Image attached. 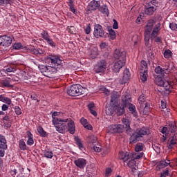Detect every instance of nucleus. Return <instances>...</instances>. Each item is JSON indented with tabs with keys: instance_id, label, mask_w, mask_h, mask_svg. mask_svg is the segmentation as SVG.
I'll return each instance as SVG.
<instances>
[{
	"instance_id": "nucleus-55",
	"label": "nucleus",
	"mask_w": 177,
	"mask_h": 177,
	"mask_svg": "<svg viewBox=\"0 0 177 177\" xmlns=\"http://www.w3.org/2000/svg\"><path fill=\"white\" fill-rule=\"evenodd\" d=\"M67 31L70 34H74V32H75V28L74 26H68Z\"/></svg>"
},
{
	"instance_id": "nucleus-31",
	"label": "nucleus",
	"mask_w": 177,
	"mask_h": 177,
	"mask_svg": "<svg viewBox=\"0 0 177 177\" xmlns=\"http://www.w3.org/2000/svg\"><path fill=\"white\" fill-rule=\"evenodd\" d=\"M129 110L133 114V117H138V111H136V106L132 104H129Z\"/></svg>"
},
{
	"instance_id": "nucleus-20",
	"label": "nucleus",
	"mask_w": 177,
	"mask_h": 177,
	"mask_svg": "<svg viewBox=\"0 0 177 177\" xmlns=\"http://www.w3.org/2000/svg\"><path fill=\"white\" fill-rule=\"evenodd\" d=\"M74 164L80 169H84L86 167V159L85 158H78L74 161Z\"/></svg>"
},
{
	"instance_id": "nucleus-17",
	"label": "nucleus",
	"mask_w": 177,
	"mask_h": 177,
	"mask_svg": "<svg viewBox=\"0 0 177 177\" xmlns=\"http://www.w3.org/2000/svg\"><path fill=\"white\" fill-rule=\"evenodd\" d=\"M125 66V62L124 61H117L115 62L112 68V70L114 73H120V70L122 68Z\"/></svg>"
},
{
	"instance_id": "nucleus-11",
	"label": "nucleus",
	"mask_w": 177,
	"mask_h": 177,
	"mask_svg": "<svg viewBox=\"0 0 177 177\" xmlns=\"http://www.w3.org/2000/svg\"><path fill=\"white\" fill-rule=\"evenodd\" d=\"M17 70L16 65H8L0 71V73L3 77H6V75H9V73H16Z\"/></svg>"
},
{
	"instance_id": "nucleus-62",
	"label": "nucleus",
	"mask_w": 177,
	"mask_h": 177,
	"mask_svg": "<svg viewBox=\"0 0 177 177\" xmlns=\"http://www.w3.org/2000/svg\"><path fill=\"white\" fill-rule=\"evenodd\" d=\"M113 28L114 30H118V22H117V20L113 19Z\"/></svg>"
},
{
	"instance_id": "nucleus-7",
	"label": "nucleus",
	"mask_w": 177,
	"mask_h": 177,
	"mask_svg": "<svg viewBox=\"0 0 177 177\" xmlns=\"http://www.w3.org/2000/svg\"><path fill=\"white\" fill-rule=\"evenodd\" d=\"M46 62L49 66L61 68L63 61L59 56L50 55L47 57Z\"/></svg>"
},
{
	"instance_id": "nucleus-30",
	"label": "nucleus",
	"mask_w": 177,
	"mask_h": 177,
	"mask_svg": "<svg viewBox=\"0 0 177 177\" xmlns=\"http://www.w3.org/2000/svg\"><path fill=\"white\" fill-rule=\"evenodd\" d=\"M140 72L148 71L149 68H147V62H146V61L142 60L140 62Z\"/></svg>"
},
{
	"instance_id": "nucleus-9",
	"label": "nucleus",
	"mask_w": 177,
	"mask_h": 177,
	"mask_svg": "<svg viewBox=\"0 0 177 177\" xmlns=\"http://www.w3.org/2000/svg\"><path fill=\"white\" fill-rule=\"evenodd\" d=\"M6 150H8V141L5 136L0 134V157H5Z\"/></svg>"
},
{
	"instance_id": "nucleus-50",
	"label": "nucleus",
	"mask_w": 177,
	"mask_h": 177,
	"mask_svg": "<svg viewBox=\"0 0 177 177\" xmlns=\"http://www.w3.org/2000/svg\"><path fill=\"white\" fill-rule=\"evenodd\" d=\"M138 102L141 104H143L146 102V95L145 94H142L140 95L138 98Z\"/></svg>"
},
{
	"instance_id": "nucleus-29",
	"label": "nucleus",
	"mask_w": 177,
	"mask_h": 177,
	"mask_svg": "<svg viewBox=\"0 0 177 177\" xmlns=\"http://www.w3.org/2000/svg\"><path fill=\"white\" fill-rule=\"evenodd\" d=\"M68 6H69V10L72 12L74 15H77L78 12L74 8V1L73 0H68Z\"/></svg>"
},
{
	"instance_id": "nucleus-40",
	"label": "nucleus",
	"mask_w": 177,
	"mask_h": 177,
	"mask_svg": "<svg viewBox=\"0 0 177 177\" xmlns=\"http://www.w3.org/2000/svg\"><path fill=\"white\" fill-rule=\"evenodd\" d=\"M169 127V132H171V133L176 132V124L175 123H170Z\"/></svg>"
},
{
	"instance_id": "nucleus-22",
	"label": "nucleus",
	"mask_w": 177,
	"mask_h": 177,
	"mask_svg": "<svg viewBox=\"0 0 177 177\" xmlns=\"http://www.w3.org/2000/svg\"><path fill=\"white\" fill-rule=\"evenodd\" d=\"M131 79V72L129 69L126 68L123 72V77L122 78V84H127L128 81Z\"/></svg>"
},
{
	"instance_id": "nucleus-37",
	"label": "nucleus",
	"mask_w": 177,
	"mask_h": 177,
	"mask_svg": "<svg viewBox=\"0 0 177 177\" xmlns=\"http://www.w3.org/2000/svg\"><path fill=\"white\" fill-rule=\"evenodd\" d=\"M31 53L37 56H39V55H44V50H41L40 48H33L32 49Z\"/></svg>"
},
{
	"instance_id": "nucleus-10",
	"label": "nucleus",
	"mask_w": 177,
	"mask_h": 177,
	"mask_svg": "<svg viewBox=\"0 0 177 177\" xmlns=\"http://www.w3.org/2000/svg\"><path fill=\"white\" fill-rule=\"evenodd\" d=\"M106 68H107V62L104 59H102L94 66V71L99 74V73H104Z\"/></svg>"
},
{
	"instance_id": "nucleus-16",
	"label": "nucleus",
	"mask_w": 177,
	"mask_h": 177,
	"mask_svg": "<svg viewBox=\"0 0 177 177\" xmlns=\"http://www.w3.org/2000/svg\"><path fill=\"white\" fill-rule=\"evenodd\" d=\"M12 80L10 77H6L0 82L1 88H13V84H12Z\"/></svg>"
},
{
	"instance_id": "nucleus-28",
	"label": "nucleus",
	"mask_w": 177,
	"mask_h": 177,
	"mask_svg": "<svg viewBox=\"0 0 177 177\" xmlns=\"http://www.w3.org/2000/svg\"><path fill=\"white\" fill-rule=\"evenodd\" d=\"M87 107L90 111V113L94 115V117H97V113L95 111V103L93 102H91L90 104H88L87 105Z\"/></svg>"
},
{
	"instance_id": "nucleus-63",
	"label": "nucleus",
	"mask_w": 177,
	"mask_h": 177,
	"mask_svg": "<svg viewBox=\"0 0 177 177\" xmlns=\"http://www.w3.org/2000/svg\"><path fill=\"white\" fill-rule=\"evenodd\" d=\"M100 47L102 49H106V48L109 47V44H107L106 42H102L100 44Z\"/></svg>"
},
{
	"instance_id": "nucleus-56",
	"label": "nucleus",
	"mask_w": 177,
	"mask_h": 177,
	"mask_svg": "<svg viewBox=\"0 0 177 177\" xmlns=\"http://www.w3.org/2000/svg\"><path fill=\"white\" fill-rule=\"evenodd\" d=\"M15 111L17 115H21V109L19 106H15Z\"/></svg>"
},
{
	"instance_id": "nucleus-48",
	"label": "nucleus",
	"mask_w": 177,
	"mask_h": 177,
	"mask_svg": "<svg viewBox=\"0 0 177 177\" xmlns=\"http://www.w3.org/2000/svg\"><path fill=\"white\" fill-rule=\"evenodd\" d=\"M171 56H172V51H171V50H166L164 52V57H165V59H169Z\"/></svg>"
},
{
	"instance_id": "nucleus-19",
	"label": "nucleus",
	"mask_w": 177,
	"mask_h": 177,
	"mask_svg": "<svg viewBox=\"0 0 177 177\" xmlns=\"http://www.w3.org/2000/svg\"><path fill=\"white\" fill-rule=\"evenodd\" d=\"M156 10H157V8L154 6H151L147 3L145 6V14L147 16H152Z\"/></svg>"
},
{
	"instance_id": "nucleus-26",
	"label": "nucleus",
	"mask_w": 177,
	"mask_h": 177,
	"mask_svg": "<svg viewBox=\"0 0 177 177\" xmlns=\"http://www.w3.org/2000/svg\"><path fill=\"white\" fill-rule=\"evenodd\" d=\"M59 70H60V68H59L58 66L57 67V66H53L52 65H48L47 74H48L49 75L52 74H56V73H57Z\"/></svg>"
},
{
	"instance_id": "nucleus-58",
	"label": "nucleus",
	"mask_w": 177,
	"mask_h": 177,
	"mask_svg": "<svg viewBox=\"0 0 177 177\" xmlns=\"http://www.w3.org/2000/svg\"><path fill=\"white\" fill-rule=\"evenodd\" d=\"M3 122V127L6 128V129H9L10 127H12V123L10 122Z\"/></svg>"
},
{
	"instance_id": "nucleus-24",
	"label": "nucleus",
	"mask_w": 177,
	"mask_h": 177,
	"mask_svg": "<svg viewBox=\"0 0 177 177\" xmlns=\"http://www.w3.org/2000/svg\"><path fill=\"white\" fill-rule=\"evenodd\" d=\"M142 138L135 131V132L130 136L129 142L130 143H138Z\"/></svg>"
},
{
	"instance_id": "nucleus-36",
	"label": "nucleus",
	"mask_w": 177,
	"mask_h": 177,
	"mask_svg": "<svg viewBox=\"0 0 177 177\" xmlns=\"http://www.w3.org/2000/svg\"><path fill=\"white\" fill-rule=\"evenodd\" d=\"M1 110L0 111V115H5V112L7 111V110H9V105L8 104H3L1 106Z\"/></svg>"
},
{
	"instance_id": "nucleus-59",
	"label": "nucleus",
	"mask_w": 177,
	"mask_h": 177,
	"mask_svg": "<svg viewBox=\"0 0 177 177\" xmlns=\"http://www.w3.org/2000/svg\"><path fill=\"white\" fill-rule=\"evenodd\" d=\"M161 133H162L163 135H168V128L167 127H163L162 129H161V131H160Z\"/></svg>"
},
{
	"instance_id": "nucleus-27",
	"label": "nucleus",
	"mask_w": 177,
	"mask_h": 177,
	"mask_svg": "<svg viewBox=\"0 0 177 177\" xmlns=\"http://www.w3.org/2000/svg\"><path fill=\"white\" fill-rule=\"evenodd\" d=\"M26 136L28 138V140L26 142L28 146H32V145H34V136L30 131H27Z\"/></svg>"
},
{
	"instance_id": "nucleus-2",
	"label": "nucleus",
	"mask_w": 177,
	"mask_h": 177,
	"mask_svg": "<svg viewBox=\"0 0 177 177\" xmlns=\"http://www.w3.org/2000/svg\"><path fill=\"white\" fill-rule=\"evenodd\" d=\"M156 24V21L153 19H149L145 26L144 37L146 46H149L150 44V39H153L156 44H162V38L161 37H157L161 31V24L158 23L155 25L153 29V26Z\"/></svg>"
},
{
	"instance_id": "nucleus-13",
	"label": "nucleus",
	"mask_w": 177,
	"mask_h": 177,
	"mask_svg": "<svg viewBox=\"0 0 177 177\" xmlns=\"http://www.w3.org/2000/svg\"><path fill=\"white\" fill-rule=\"evenodd\" d=\"M104 34L103 27L100 24H95L94 26L93 35L95 38H103V37H105Z\"/></svg>"
},
{
	"instance_id": "nucleus-52",
	"label": "nucleus",
	"mask_w": 177,
	"mask_h": 177,
	"mask_svg": "<svg viewBox=\"0 0 177 177\" xmlns=\"http://www.w3.org/2000/svg\"><path fill=\"white\" fill-rule=\"evenodd\" d=\"M90 140L88 141L89 143H96L97 142V137L95 136H91L89 137Z\"/></svg>"
},
{
	"instance_id": "nucleus-14",
	"label": "nucleus",
	"mask_w": 177,
	"mask_h": 177,
	"mask_svg": "<svg viewBox=\"0 0 177 177\" xmlns=\"http://www.w3.org/2000/svg\"><path fill=\"white\" fill-rule=\"evenodd\" d=\"M113 57L118 62H125L127 57V53L124 50L116 49L113 54Z\"/></svg>"
},
{
	"instance_id": "nucleus-18",
	"label": "nucleus",
	"mask_w": 177,
	"mask_h": 177,
	"mask_svg": "<svg viewBox=\"0 0 177 177\" xmlns=\"http://www.w3.org/2000/svg\"><path fill=\"white\" fill-rule=\"evenodd\" d=\"M100 7V1H91L88 5V10L92 12L93 10H96V9Z\"/></svg>"
},
{
	"instance_id": "nucleus-53",
	"label": "nucleus",
	"mask_w": 177,
	"mask_h": 177,
	"mask_svg": "<svg viewBox=\"0 0 177 177\" xmlns=\"http://www.w3.org/2000/svg\"><path fill=\"white\" fill-rule=\"evenodd\" d=\"M150 111V105L147 103H145V106L144 108V114H147Z\"/></svg>"
},
{
	"instance_id": "nucleus-51",
	"label": "nucleus",
	"mask_w": 177,
	"mask_h": 177,
	"mask_svg": "<svg viewBox=\"0 0 177 177\" xmlns=\"http://www.w3.org/2000/svg\"><path fill=\"white\" fill-rule=\"evenodd\" d=\"M147 4L150 5L151 6H153L154 8H156V9H157V6L158 5V1L157 0H151Z\"/></svg>"
},
{
	"instance_id": "nucleus-35",
	"label": "nucleus",
	"mask_w": 177,
	"mask_h": 177,
	"mask_svg": "<svg viewBox=\"0 0 177 177\" xmlns=\"http://www.w3.org/2000/svg\"><path fill=\"white\" fill-rule=\"evenodd\" d=\"M19 147L20 150H27V145L26 144V142H24V140L21 139L19 142Z\"/></svg>"
},
{
	"instance_id": "nucleus-4",
	"label": "nucleus",
	"mask_w": 177,
	"mask_h": 177,
	"mask_svg": "<svg viewBox=\"0 0 177 177\" xmlns=\"http://www.w3.org/2000/svg\"><path fill=\"white\" fill-rule=\"evenodd\" d=\"M122 122L124 124H112L107 127L108 133H122L124 128L131 127V122L128 119H123Z\"/></svg>"
},
{
	"instance_id": "nucleus-6",
	"label": "nucleus",
	"mask_w": 177,
	"mask_h": 177,
	"mask_svg": "<svg viewBox=\"0 0 177 177\" xmlns=\"http://www.w3.org/2000/svg\"><path fill=\"white\" fill-rule=\"evenodd\" d=\"M86 89L80 84H73L67 89V94L69 96H81L84 95Z\"/></svg>"
},
{
	"instance_id": "nucleus-47",
	"label": "nucleus",
	"mask_w": 177,
	"mask_h": 177,
	"mask_svg": "<svg viewBox=\"0 0 177 177\" xmlns=\"http://www.w3.org/2000/svg\"><path fill=\"white\" fill-rule=\"evenodd\" d=\"M2 102L6 103L8 106H10V104H12V100L8 97H4Z\"/></svg>"
},
{
	"instance_id": "nucleus-34",
	"label": "nucleus",
	"mask_w": 177,
	"mask_h": 177,
	"mask_svg": "<svg viewBox=\"0 0 177 177\" xmlns=\"http://www.w3.org/2000/svg\"><path fill=\"white\" fill-rule=\"evenodd\" d=\"M99 11L103 15H109V8H107V6H100Z\"/></svg>"
},
{
	"instance_id": "nucleus-61",
	"label": "nucleus",
	"mask_w": 177,
	"mask_h": 177,
	"mask_svg": "<svg viewBox=\"0 0 177 177\" xmlns=\"http://www.w3.org/2000/svg\"><path fill=\"white\" fill-rule=\"evenodd\" d=\"M160 163L162 167H168L170 164L169 160H167V162L166 160H162Z\"/></svg>"
},
{
	"instance_id": "nucleus-46",
	"label": "nucleus",
	"mask_w": 177,
	"mask_h": 177,
	"mask_svg": "<svg viewBox=\"0 0 177 177\" xmlns=\"http://www.w3.org/2000/svg\"><path fill=\"white\" fill-rule=\"evenodd\" d=\"M99 89L100 91H101V92H103V93H105V95H106L107 96L110 95V91H109L104 86H100Z\"/></svg>"
},
{
	"instance_id": "nucleus-60",
	"label": "nucleus",
	"mask_w": 177,
	"mask_h": 177,
	"mask_svg": "<svg viewBox=\"0 0 177 177\" xmlns=\"http://www.w3.org/2000/svg\"><path fill=\"white\" fill-rule=\"evenodd\" d=\"M91 24H88L87 26L84 28V32L86 34H91Z\"/></svg>"
},
{
	"instance_id": "nucleus-57",
	"label": "nucleus",
	"mask_w": 177,
	"mask_h": 177,
	"mask_svg": "<svg viewBox=\"0 0 177 177\" xmlns=\"http://www.w3.org/2000/svg\"><path fill=\"white\" fill-rule=\"evenodd\" d=\"M169 28L172 30L173 31H176L177 30V24L175 23H170L169 24Z\"/></svg>"
},
{
	"instance_id": "nucleus-12",
	"label": "nucleus",
	"mask_w": 177,
	"mask_h": 177,
	"mask_svg": "<svg viewBox=\"0 0 177 177\" xmlns=\"http://www.w3.org/2000/svg\"><path fill=\"white\" fill-rule=\"evenodd\" d=\"M41 37L44 41H46L51 48H56V43L53 41V39L50 38V36L49 35V33H48V31L46 30H43L42 32L41 33Z\"/></svg>"
},
{
	"instance_id": "nucleus-42",
	"label": "nucleus",
	"mask_w": 177,
	"mask_h": 177,
	"mask_svg": "<svg viewBox=\"0 0 177 177\" xmlns=\"http://www.w3.org/2000/svg\"><path fill=\"white\" fill-rule=\"evenodd\" d=\"M75 140L76 142V145L78 146L79 149L80 150H84V145H82V142H81V140L78 138H75Z\"/></svg>"
},
{
	"instance_id": "nucleus-64",
	"label": "nucleus",
	"mask_w": 177,
	"mask_h": 177,
	"mask_svg": "<svg viewBox=\"0 0 177 177\" xmlns=\"http://www.w3.org/2000/svg\"><path fill=\"white\" fill-rule=\"evenodd\" d=\"M80 122H81L82 125H83V127H84V125H86L88 124V120H86V119H85L84 118H82L80 119Z\"/></svg>"
},
{
	"instance_id": "nucleus-3",
	"label": "nucleus",
	"mask_w": 177,
	"mask_h": 177,
	"mask_svg": "<svg viewBox=\"0 0 177 177\" xmlns=\"http://www.w3.org/2000/svg\"><path fill=\"white\" fill-rule=\"evenodd\" d=\"M121 95L117 91H113L111 94L110 106L115 108V111L118 115H122L125 113V106H118V99Z\"/></svg>"
},
{
	"instance_id": "nucleus-5",
	"label": "nucleus",
	"mask_w": 177,
	"mask_h": 177,
	"mask_svg": "<svg viewBox=\"0 0 177 177\" xmlns=\"http://www.w3.org/2000/svg\"><path fill=\"white\" fill-rule=\"evenodd\" d=\"M119 158L124 162V165H127L132 171L136 170L135 166L136 165V161L132 158V153L129 152H120Z\"/></svg>"
},
{
	"instance_id": "nucleus-45",
	"label": "nucleus",
	"mask_w": 177,
	"mask_h": 177,
	"mask_svg": "<svg viewBox=\"0 0 177 177\" xmlns=\"http://www.w3.org/2000/svg\"><path fill=\"white\" fill-rule=\"evenodd\" d=\"M109 32L110 39H112V41H113V39H115V37H116L115 31L113 29H109Z\"/></svg>"
},
{
	"instance_id": "nucleus-49",
	"label": "nucleus",
	"mask_w": 177,
	"mask_h": 177,
	"mask_svg": "<svg viewBox=\"0 0 177 177\" xmlns=\"http://www.w3.org/2000/svg\"><path fill=\"white\" fill-rule=\"evenodd\" d=\"M126 133H127L129 136H131L135 133V131L131 128V126H129V127H126Z\"/></svg>"
},
{
	"instance_id": "nucleus-39",
	"label": "nucleus",
	"mask_w": 177,
	"mask_h": 177,
	"mask_svg": "<svg viewBox=\"0 0 177 177\" xmlns=\"http://www.w3.org/2000/svg\"><path fill=\"white\" fill-rule=\"evenodd\" d=\"M37 132L39 133L40 136H42L43 138H45V136H46V131L44 130V128H42V127L41 126L38 127Z\"/></svg>"
},
{
	"instance_id": "nucleus-41",
	"label": "nucleus",
	"mask_w": 177,
	"mask_h": 177,
	"mask_svg": "<svg viewBox=\"0 0 177 177\" xmlns=\"http://www.w3.org/2000/svg\"><path fill=\"white\" fill-rule=\"evenodd\" d=\"M155 73L156 74H160V75H164V74H165V71L162 69V68H161L160 66H157L155 68Z\"/></svg>"
},
{
	"instance_id": "nucleus-33",
	"label": "nucleus",
	"mask_w": 177,
	"mask_h": 177,
	"mask_svg": "<svg viewBox=\"0 0 177 177\" xmlns=\"http://www.w3.org/2000/svg\"><path fill=\"white\" fill-rule=\"evenodd\" d=\"M12 48L14 50H20V49L24 48V46L20 42H15L12 44Z\"/></svg>"
},
{
	"instance_id": "nucleus-8",
	"label": "nucleus",
	"mask_w": 177,
	"mask_h": 177,
	"mask_svg": "<svg viewBox=\"0 0 177 177\" xmlns=\"http://www.w3.org/2000/svg\"><path fill=\"white\" fill-rule=\"evenodd\" d=\"M155 82L158 86H162L165 88V91H169L171 86L174 85V82H169L162 77H156L155 79Z\"/></svg>"
},
{
	"instance_id": "nucleus-43",
	"label": "nucleus",
	"mask_w": 177,
	"mask_h": 177,
	"mask_svg": "<svg viewBox=\"0 0 177 177\" xmlns=\"http://www.w3.org/2000/svg\"><path fill=\"white\" fill-rule=\"evenodd\" d=\"M140 80L142 82L147 81V72H140Z\"/></svg>"
},
{
	"instance_id": "nucleus-25",
	"label": "nucleus",
	"mask_w": 177,
	"mask_h": 177,
	"mask_svg": "<svg viewBox=\"0 0 177 177\" xmlns=\"http://www.w3.org/2000/svg\"><path fill=\"white\" fill-rule=\"evenodd\" d=\"M170 142H167V149H174V146L176 144L177 142V138L176 135H174L169 138Z\"/></svg>"
},
{
	"instance_id": "nucleus-54",
	"label": "nucleus",
	"mask_w": 177,
	"mask_h": 177,
	"mask_svg": "<svg viewBox=\"0 0 177 177\" xmlns=\"http://www.w3.org/2000/svg\"><path fill=\"white\" fill-rule=\"evenodd\" d=\"M39 68L41 71V73H48V66L41 65Z\"/></svg>"
},
{
	"instance_id": "nucleus-15",
	"label": "nucleus",
	"mask_w": 177,
	"mask_h": 177,
	"mask_svg": "<svg viewBox=\"0 0 177 177\" xmlns=\"http://www.w3.org/2000/svg\"><path fill=\"white\" fill-rule=\"evenodd\" d=\"M12 44V37L10 36H2L0 37V46H10Z\"/></svg>"
},
{
	"instance_id": "nucleus-32",
	"label": "nucleus",
	"mask_w": 177,
	"mask_h": 177,
	"mask_svg": "<svg viewBox=\"0 0 177 177\" xmlns=\"http://www.w3.org/2000/svg\"><path fill=\"white\" fill-rule=\"evenodd\" d=\"M44 156L46 157V158H53V152H52L51 150L49 149H44L43 151Z\"/></svg>"
},
{
	"instance_id": "nucleus-23",
	"label": "nucleus",
	"mask_w": 177,
	"mask_h": 177,
	"mask_svg": "<svg viewBox=\"0 0 177 177\" xmlns=\"http://www.w3.org/2000/svg\"><path fill=\"white\" fill-rule=\"evenodd\" d=\"M136 132L142 138V136H145V135H149V133H150V130L147 127H141L137 129Z\"/></svg>"
},
{
	"instance_id": "nucleus-1",
	"label": "nucleus",
	"mask_w": 177,
	"mask_h": 177,
	"mask_svg": "<svg viewBox=\"0 0 177 177\" xmlns=\"http://www.w3.org/2000/svg\"><path fill=\"white\" fill-rule=\"evenodd\" d=\"M62 115L61 112L55 111L52 114V122L54 125L57 132L59 133H66V131H68L71 135L75 133V123L71 119L60 118Z\"/></svg>"
},
{
	"instance_id": "nucleus-38",
	"label": "nucleus",
	"mask_w": 177,
	"mask_h": 177,
	"mask_svg": "<svg viewBox=\"0 0 177 177\" xmlns=\"http://www.w3.org/2000/svg\"><path fill=\"white\" fill-rule=\"evenodd\" d=\"M13 0H0V6H6L8 5H12Z\"/></svg>"
},
{
	"instance_id": "nucleus-21",
	"label": "nucleus",
	"mask_w": 177,
	"mask_h": 177,
	"mask_svg": "<svg viewBox=\"0 0 177 177\" xmlns=\"http://www.w3.org/2000/svg\"><path fill=\"white\" fill-rule=\"evenodd\" d=\"M131 102L132 97H131V95L124 94L122 96V103L123 106L127 107V106L131 104Z\"/></svg>"
},
{
	"instance_id": "nucleus-44",
	"label": "nucleus",
	"mask_w": 177,
	"mask_h": 177,
	"mask_svg": "<svg viewBox=\"0 0 177 177\" xmlns=\"http://www.w3.org/2000/svg\"><path fill=\"white\" fill-rule=\"evenodd\" d=\"M142 150H143V144L140 142L136 144L135 147V151L138 153L139 151H142Z\"/></svg>"
}]
</instances>
